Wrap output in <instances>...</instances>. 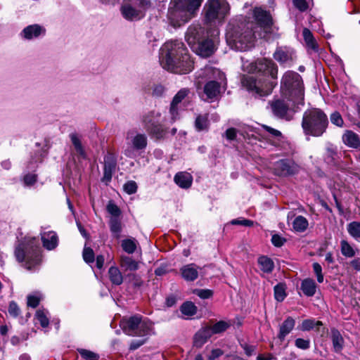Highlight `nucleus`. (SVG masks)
<instances>
[{"mask_svg":"<svg viewBox=\"0 0 360 360\" xmlns=\"http://www.w3.org/2000/svg\"><path fill=\"white\" fill-rule=\"evenodd\" d=\"M246 69L250 72L261 74L264 77L257 79L252 76H244L241 80L243 86L259 97L269 95L277 84L276 65L271 60L261 58L250 63Z\"/></svg>","mask_w":360,"mask_h":360,"instance_id":"f257e3e1","label":"nucleus"},{"mask_svg":"<svg viewBox=\"0 0 360 360\" xmlns=\"http://www.w3.org/2000/svg\"><path fill=\"white\" fill-rule=\"evenodd\" d=\"M160 63L164 69L177 74H187L193 69V61L184 43L166 42L160 49Z\"/></svg>","mask_w":360,"mask_h":360,"instance_id":"f03ea898","label":"nucleus"},{"mask_svg":"<svg viewBox=\"0 0 360 360\" xmlns=\"http://www.w3.org/2000/svg\"><path fill=\"white\" fill-rule=\"evenodd\" d=\"M254 28L252 22H242L238 26L230 24L226 34L228 44L238 51L248 50L253 46L254 39L256 37L257 31H253Z\"/></svg>","mask_w":360,"mask_h":360,"instance_id":"7ed1b4c3","label":"nucleus"},{"mask_svg":"<svg viewBox=\"0 0 360 360\" xmlns=\"http://www.w3.org/2000/svg\"><path fill=\"white\" fill-rule=\"evenodd\" d=\"M203 0H172L168 12L170 23L180 27L194 17Z\"/></svg>","mask_w":360,"mask_h":360,"instance_id":"20e7f679","label":"nucleus"},{"mask_svg":"<svg viewBox=\"0 0 360 360\" xmlns=\"http://www.w3.org/2000/svg\"><path fill=\"white\" fill-rule=\"evenodd\" d=\"M328 124V117L321 109L311 108L304 112L302 127L306 135L321 136Z\"/></svg>","mask_w":360,"mask_h":360,"instance_id":"39448f33","label":"nucleus"},{"mask_svg":"<svg viewBox=\"0 0 360 360\" xmlns=\"http://www.w3.org/2000/svg\"><path fill=\"white\" fill-rule=\"evenodd\" d=\"M282 97L293 99L297 103H304V87L302 77L295 72L287 71L281 82Z\"/></svg>","mask_w":360,"mask_h":360,"instance_id":"423d86ee","label":"nucleus"},{"mask_svg":"<svg viewBox=\"0 0 360 360\" xmlns=\"http://www.w3.org/2000/svg\"><path fill=\"white\" fill-rule=\"evenodd\" d=\"M120 327L124 333L131 336H145L152 329V323L141 316H134L129 318H123L120 321Z\"/></svg>","mask_w":360,"mask_h":360,"instance_id":"0eeeda50","label":"nucleus"},{"mask_svg":"<svg viewBox=\"0 0 360 360\" xmlns=\"http://www.w3.org/2000/svg\"><path fill=\"white\" fill-rule=\"evenodd\" d=\"M204 10L206 22L211 23L216 20L221 21L229 13V6L225 0H207Z\"/></svg>","mask_w":360,"mask_h":360,"instance_id":"6e6552de","label":"nucleus"},{"mask_svg":"<svg viewBox=\"0 0 360 360\" xmlns=\"http://www.w3.org/2000/svg\"><path fill=\"white\" fill-rule=\"evenodd\" d=\"M304 103H297L293 101V99H287L283 97L281 99H277L271 101V108L273 113L278 117L285 118L287 120L292 119V115L290 112H295L299 105H303Z\"/></svg>","mask_w":360,"mask_h":360,"instance_id":"1a4fd4ad","label":"nucleus"},{"mask_svg":"<svg viewBox=\"0 0 360 360\" xmlns=\"http://www.w3.org/2000/svg\"><path fill=\"white\" fill-rule=\"evenodd\" d=\"M144 0H124L121 8L123 17L127 20H139L143 16Z\"/></svg>","mask_w":360,"mask_h":360,"instance_id":"9d476101","label":"nucleus"},{"mask_svg":"<svg viewBox=\"0 0 360 360\" xmlns=\"http://www.w3.org/2000/svg\"><path fill=\"white\" fill-rule=\"evenodd\" d=\"M253 15L257 22V25L263 32H257L260 38L266 37V34L271 32L272 18L270 14L266 11L256 8L253 11Z\"/></svg>","mask_w":360,"mask_h":360,"instance_id":"9b49d317","label":"nucleus"},{"mask_svg":"<svg viewBox=\"0 0 360 360\" xmlns=\"http://www.w3.org/2000/svg\"><path fill=\"white\" fill-rule=\"evenodd\" d=\"M15 255L19 262L28 269L37 264L40 261L39 252L37 249H16Z\"/></svg>","mask_w":360,"mask_h":360,"instance_id":"f8f14e48","label":"nucleus"},{"mask_svg":"<svg viewBox=\"0 0 360 360\" xmlns=\"http://www.w3.org/2000/svg\"><path fill=\"white\" fill-rule=\"evenodd\" d=\"M299 166L290 160H281L275 162L274 173L279 176L293 175L299 172Z\"/></svg>","mask_w":360,"mask_h":360,"instance_id":"ddd939ff","label":"nucleus"},{"mask_svg":"<svg viewBox=\"0 0 360 360\" xmlns=\"http://www.w3.org/2000/svg\"><path fill=\"white\" fill-rule=\"evenodd\" d=\"M189 93L188 89H181L173 98L170 105L169 113L171 115V122H175L179 118L178 105L181 103L188 96Z\"/></svg>","mask_w":360,"mask_h":360,"instance_id":"4468645a","label":"nucleus"},{"mask_svg":"<svg viewBox=\"0 0 360 360\" xmlns=\"http://www.w3.org/2000/svg\"><path fill=\"white\" fill-rule=\"evenodd\" d=\"M191 49L200 56L207 58L214 53L215 44L212 39H205L198 43Z\"/></svg>","mask_w":360,"mask_h":360,"instance_id":"2eb2a0df","label":"nucleus"},{"mask_svg":"<svg viewBox=\"0 0 360 360\" xmlns=\"http://www.w3.org/2000/svg\"><path fill=\"white\" fill-rule=\"evenodd\" d=\"M199 270H201V268L194 264H189L183 266L180 269V272L184 280L186 281H193L198 278Z\"/></svg>","mask_w":360,"mask_h":360,"instance_id":"dca6fc26","label":"nucleus"},{"mask_svg":"<svg viewBox=\"0 0 360 360\" xmlns=\"http://www.w3.org/2000/svg\"><path fill=\"white\" fill-rule=\"evenodd\" d=\"M201 27L199 25H191L186 32V40L191 48L193 47L198 43H200V34Z\"/></svg>","mask_w":360,"mask_h":360,"instance_id":"f3484780","label":"nucleus"},{"mask_svg":"<svg viewBox=\"0 0 360 360\" xmlns=\"http://www.w3.org/2000/svg\"><path fill=\"white\" fill-rule=\"evenodd\" d=\"M274 57L281 63L291 62L294 59V51L288 47H281L276 51Z\"/></svg>","mask_w":360,"mask_h":360,"instance_id":"a211bd4d","label":"nucleus"},{"mask_svg":"<svg viewBox=\"0 0 360 360\" xmlns=\"http://www.w3.org/2000/svg\"><path fill=\"white\" fill-rule=\"evenodd\" d=\"M221 83L218 81L210 80L204 86V93L208 98H217L221 94Z\"/></svg>","mask_w":360,"mask_h":360,"instance_id":"6ab92c4d","label":"nucleus"},{"mask_svg":"<svg viewBox=\"0 0 360 360\" xmlns=\"http://www.w3.org/2000/svg\"><path fill=\"white\" fill-rule=\"evenodd\" d=\"M127 255H121L120 264L127 270L135 271L139 268V263L137 261L132 259L129 255L134 253L135 249H124Z\"/></svg>","mask_w":360,"mask_h":360,"instance_id":"aec40b11","label":"nucleus"},{"mask_svg":"<svg viewBox=\"0 0 360 360\" xmlns=\"http://www.w3.org/2000/svg\"><path fill=\"white\" fill-rule=\"evenodd\" d=\"M41 238L44 248H56L58 245L59 238L55 231H49L41 233Z\"/></svg>","mask_w":360,"mask_h":360,"instance_id":"412c9836","label":"nucleus"},{"mask_svg":"<svg viewBox=\"0 0 360 360\" xmlns=\"http://www.w3.org/2000/svg\"><path fill=\"white\" fill-rule=\"evenodd\" d=\"M130 132L127 134V139H131V143L135 150H143L146 148L148 139L146 134L137 133L134 136H130Z\"/></svg>","mask_w":360,"mask_h":360,"instance_id":"4be33fe9","label":"nucleus"},{"mask_svg":"<svg viewBox=\"0 0 360 360\" xmlns=\"http://www.w3.org/2000/svg\"><path fill=\"white\" fill-rule=\"evenodd\" d=\"M212 335L209 327H205L199 330L193 338V344L196 347H201Z\"/></svg>","mask_w":360,"mask_h":360,"instance_id":"5701e85b","label":"nucleus"},{"mask_svg":"<svg viewBox=\"0 0 360 360\" xmlns=\"http://www.w3.org/2000/svg\"><path fill=\"white\" fill-rule=\"evenodd\" d=\"M295 325V319L288 316L281 325L279 327V333L278 334V338L281 341L284 340L285 338L287 335H288L294 328Z\"/></svg>","mask_w":360,"mask_h":360,"instance_id":"b1692460","label":"nucleus"},{"mask_svg":"<svg viewBox=\"0 0 360 360\" xmlns=\"http://www.w3.org/2000/svg\"><path fill=\"white\" fill-rule=\"evenodd\" d=\"M174 180L179 187L183 188H188L191 186L193 182V176L188 172H181L176 174Z\"/></svg>","mask_w":360,"mask_h":360,"instance_id":"393cba45","label":"nucleus"},{"mask_svg":"<svg viewBox=\"0 0 360 360\" xmlns=\"http://www.w3.org/2000/svg\"><path fill=\"white\" fill-rule=\"evenodd\" d=\"M342 141L348 147L357 148L360 146L359 136L352 131L347 130L342 135Z\"/></svg>","mask_w":360,"mask_h":360,"instance_id":"a878e982","label":"nucleus"},{"mask_svg":"<svg viewBox=\"0 0 360 360\" xmlns=\"http://www.w3.org/2000/svg\"><path fill=\"white\" fill-rule=\"evenodd\" d=\"M198 77L210 79H221L223 74L217 68L211 66H205L204 69L200 70V72L198 74Z\"/></svg>","mask_w":360,"mask_h":360,"instance_id":"bb28decb","label":"nucleus"},{"mask_svg":"<svg viewBox=\"0 0 360 360\" xmlns=\"http://www.w3.org/2000/svg\"><path fill=\"white\" fill-rule=\"evenodd\" d=\"M160 112L151 111L143 116V124L146 130L160 123Z\"/></svg>","mask_w":360,"mask_h":360,"instance_id":"cd10ccee","label":"nucleus"},{"mask_svg":"<svg viewBox=\"0 0 360 360\" xmlns=\"http://www.w3.org/2000/svg\"><path fill=\"white\" fill-rule=\"evenodd\" d=\"M70 139L75 148L77 156L84 159L86 158V154L84 148L82 144L80 137L78 136V134L76 133H72L70 134Z\"/></svg>","mask_w":360,"mask_h":360,"instance_id":"c85d7f7f","label":"nucleus"},{"mask_svg":"<svg viewBox=\"0 0 360 360\" xmlns=\"http://www.w3.org/2000/svg\"><path fill=\"white\" fill-rule=\"evenodd\" d=\"M22 33L24 34L25 38L27 39H31L33 37H37L41 34H44L45 30L39 25H32L25 27L23 30Z\"/></svg>","mask_w":360,"mask_h":360,"instance_id":"c756f323","label":"nucleus"},{"mask_svg":"<svg viewBox=\"0 0 360 360\" xmlns=\"http://www.w3.org/2000/svg\"><path fill=\"white\" fill-rule=\"evenodd\" d=\"M116 166L115 162L110 157L105 158L103 181H110Z\"/></svg>","mask_w":360,"mask_h":360,"instance_id":"7c9ffc66","label":"nucleus"},{"mask_svg":"<svg viewBox=\"0 0 360 360\" xmlns=\"http://www.w3.org/2000/svg\"><path fill=\"white\" fill-rule=\"evenodd\" d=\"M301 289L305 295L311 297L316 293V284L313 279L306 278L302 282Z\"/></svg>","mask_w":360,"mask_h":360,"instance_id":"2f4dec72","label":"nucleus"},{"mask_svg":"<svg viewBox=\"0 0 360 360\" xmlns=\"http://www.w3.org/2000/svg\"><path fill=\"white\" fill-rule=\"evenodd\" d=\"M257 262L261 271L264 273H271L274 269V263L273 260L266 256H260L258 258Z\"/></svg>","mask_w":360,"mask_h":360,"instance_id":"473e14b6","label":"nucleus"},{"mask_svg":"<svg viewBox=\"0 0 360 360\" xmlns=\"http://www.w3.org/2000/svg\"><path fill=\"white\" fill-rule=\"evenodd\" d=\"M331 339L335 352H340L344 345V340L340 333L337 329L331 330Z\"/></svg>","mask_w":360,"mask_h":360,"instance_id":"72a5a7b5","label":"nucleus"},{"mask_svg":"<svg viewBox=\"0 0 360 360\" xmlns=\"http://www.w3.org/2000/svg\"><path fill=\"white\" fill-rule=\"evenodd\" d=\"M292 229L296 232H304L309 226L308 220L303 216L296 217L292 222Z\"/></svg>","mask_w":360,"mask_h":360,"instance_id":"f704fd0d","label":"nucleus"},{"mask_svg":"<svg viewBox=\"0 0 360 360\" xmlns=\"http://www.w3.org/2000/svg\"><path fill=\"white\" fill-rule=\"evenodd\" d=\"M146 131L156 139H165L167 133V129L160 123L151 127Z\"/></svg>","mask_w":360,"mask_h":360,"instance_id":"c9c22d12","label":"nucleus"},{"mask_svg":"<svg viewBox=\"0 0 360 360\" xmlns=\"http://www.w3.org/2000/svg\"><path fill=\"white\" fill-rule=\"evenodd\" d=\"M110 281L112 284L120 285L123 282V276L120 269L116 266H111L108 270Z\"/></svg>","mask_w":360,"mask_h":360,"instance_id":"e433bc0d","label":"nucleus"},{"mask_svg":"<svg viewBox=\"0 0 360 360\" xmlns=\"http://www.w3.org/2000/svg\"><path fill=\"white\" fill-rule=\"evenodd\" d=\"M302 35L307 47L316 51L318 50V44L311 32L308 28H304Z\"/></svg>","mask_w":360,"mask_h":360,"instance_id":"4c0bfd02","label":"nucleus"},{"mask_svg":"<svg viewBox=\"0 0 360 360\" xmlns=\"http://www.w3.org/2000/svg\"><path fill=\"white\" fill-rule=\"evenodd\" d=\"M231 324L224 321H219L212 326H208L209 329L212 330V334L221 333L225 331L230 327Z\"/></svg>","mask_w":360,"mask_h":360,"instance_id":"58836bf2","label":"nucleus"},{"mask_svg":"<svg viewBox=\"0 0 360 360\" xmlns=\"http://www.w3.org/2000/svg\"><path fill=\"white\" fill-rule=\"evenodd\" d=\"M209 122L207 115H198L195 121V127L200 131L208 129Z\"/></svg>","mask_w":360,"mask_h":360,"instance_id":"ea45409f","label":"nucleus"},{"mask_svg":"<svg viewBox=\"0 0 360 360\" xmlns=\"http://www.w3.org/2000/svg\"><path fill=\"white\" fill-rule=\"evenodd\" d=\"M181 311L182 314L187 316H193L197 311V307L191 302H186L181 307Z\"/></svg>","mask_w":360,"mask_h":360,"instance_id":"a19ab883","label":"nucleus"},{"mask_svg":"<svg viewBox=\"0 0 360 360\" xmlns=\"http://www.w3.org/2000/svg\"><path fill=\"white\" fill-rule=\"evenodd\" d=\"M35 318L43 328H46L49 326V320L45 311L41 309L37 310L35 314Z\"/></svg>","mask_w":360,"mask_h":360,"instance_id":"79ce46f5","label":"nucleus"},{"mask_svg":"<svg viewBox=\"0 0 360 360\" xmlns=\"http://www.w3.org/2000/svg\"><path fill=\"white\" fill-rule=\"evenodd\" d=\"M322 326V322L317 321H315L313 319H306L302 321L301 325V330L303 331L309 330L316 326Z\"/></svg>","mask_w":360,"mask_h":360,"instance_id":"37998d69","label":"nucleus"},{"mask_svg":"<svg viewBox=\"0 0 360 360\" xmlns=\"http://www.w3.org/2000/svg\"><path fill=\"white\" fill-rule=\"evenodd\" d=\"M347 231L354 238H360V223L353 221L349 224Z\"/></svg>","mask_w":360,"mask_h":360,"instance_id":"c03bdc74","label":"nucleus"},{"mask_svg":"<svg viewBox=\"0 0 360 360\" xmlns=\"http://www.w3.org/2000/svg\"><path fill=\"white\" fill-rule=\"evenodd\" d=\"M77 351L81 356L86 360H98L99 356L94 352L85 349H78Z\"/></svg>","mask_w":360,"mask_h":360,"instance_id":"a18cd8bd","label":"nucleus"},{"mask_svg":"<svg viewBox=\"0 0 360 360\" xmlns=\"http://www.w3.org/2000/svg\"><path fill=\"white\" fill-rule=\"evenodd\" d=\"M8 314L13 318H17L21 314V311L18 305L14 301H11L9 303L8 308Z\"/></svg>","mask_w":360,"mask_h":360,"instance_id":"49530a36","label":"nucleus"},{"mask_svg":"<svg viewBox=\"0 0 360 360\" xmlns=\"http://www.w3.org/2000/svg\"><path fill=\"white\" fill-rule=\"evenodd\" d=\"M110 231L115 234H119L121 231V222L117 217H111L110 220Z\"/></svg>","mask_w":360,"mask_h":360,"instance_id":"de8ad7c7","label":"nucleus"},{"mask_svg":"<svg viewBox=\"0 0 360 360\" xmlns=\"http://www.w3.org/2000/svg\"><path fill=\"white\" fill-rule=\"evenodd\" d=\"M274 296L277 301L281 302L285 297V289L283 285L278 284L274 287Z\"/></svg>","mask_w":360,"mask_h":360,"instance_id":"09e8293b","label":"nucleus"},{"mask_svg":"<svg viewBox=\"0 0 360 360\" xmlns=\"http://www.w3.org/2000/svg\"><path fill=\"white\" fill-rule=\"evenodd\" d=\"M129 284L134 289L138 290L143 285V281L140 276L136 274H133L130 277Z\"/></svg>","mask_w":360,"mask_h":360,"instance_id":"8fccbe9b","label":"nucleus"},{"mask_svg":"<svg viewBox=\"0 0 360 360\" xmlns=\"http://www.w3.org/2000/svg\"><path fill=\"white\" fill-rule=\"evenodd\" d=\"M193 292L201 299H208L213 295V291L210 289H195Z\"/></svg>","mask_w":360,"mask_h":360,"instance_id":"3c124183","label":"nucleus"},{"mask_svg":"<svg viewBox=\"0 0 360 360\" xmlns=\"http://www.w3.org/2000/svg\"><path fill=\"white\" fill-rule=\"evenodd\" d=\"M107 210L112 216V217H117L121 213L120 208L112 202L108 204Z\"/></svg>","mask_w":360,"mask_h":360,"instance_id":"603ef678","label":"nucleus"},{"mask_svg":"<svg viewBox=\"0 0 360 360\" xmlns=\"http://www.w3.org/2000/svg\"><path fill=\"white\" fill-rule=\"evenodd\" d=\"M312 266H313L314 272L316 274V278H317V281L320 283H323V275L322 274L321 266L317 262H314Z\"/></svg>","mask_w":360,"mask_h":360,"instance_id":"864d4df0","label":"nucleus"},{"mask_svg":"<svg viewBox=\"0 0 360 360\" xmlns=\"http://www.w3.org/2000/svg\"><path fill=\"white\" fill-rule=\"evenodd\" d=\"M124 190L128 194L135 193L137 191V185L136 183L134 181H127L124 185Z\"/></svg>","mask_w":360,"mask_h":360,"instance_id":"5fc2aeb1","label":"nucleus"},{"mask_svg":"<svg viewBox=\"0 0 360 360\" xmlns=\"http://www.w3.org/2000/svg\"><path fill=\"white\" fill-rule=\"evenodd\" d=\"M83 258L86 263H92L95 259V255L93 249H84Z\"/></svg>","mask_w":360,"mask_h":360,"instance_id":"6e6d98bb","label":"nucleus"},{"mask_svg":"<svg viewBox=\"0 0 360 360\" xmlns=\"http://www.w3.org/2000/svg\"><path fill=\"white\" fill-rule=\"evenodd\" d=\"M231 224L233 225H240L244 226H252L254 224V221L250 219H246L243 218H238L236 219H233L231 221Z\"/></svg>","mask_w":360,"mask_h":360,"instance_id":"4d7b16f0","label":"nucleus"},{"mask_svg":"<svg viewBox=\"0 0 360 360\" xmlns=\"http://www.w3.org/2000/svg\"><path fill=\"white\" fill-rule=\"evenodd\" d=\"M295 345L299 349H307L310 347V341L308 339L297 338L295 341Z\"/></svg>","mask_w":360,"mask_h":360,"instance_id":"13d9d810","label":"nucleus"},{"mask_svg":"<svg viewBox=\"0 0 360 360\" xmlns=\"http://www.w3.org/2000/svg\"><path fill=\"white\" fill-rule=\"evenodd\" d=\"M330 121L333 124L338 127H342L344 123L340 114L338 112H335L330 115Z\"/></svg>","mask_w":360,"mask_h":360,"instance_id":"bf43d9fd","label":"nucleus"},{"mask_svg":"<svg viewBox=\"0 0 360 360\" xmlns=\"http://www.w3.org/2000/svg\"><path fill=\"white\" fill-rule=\"evenodd\" d=\"M262 127L274 137L277 138L278 141H280L283 138L280 131L266 125H263Z\"/></svg>","mask_w":360,"mask_h":360,"instance_id":"052dcab7","label":"nucleus"},{"mask_svg":"<svg viewBox=\"0 0 360 360\" xmlns=\"http://www.w3.org/2000/svg\"><path fill=\"white\" fill-rule=\"evenodd\" d=\"M294 6L301 12H304L308 8V4L306 0H293Z\"/></svg>","mask_w":360,"mask_h":360,"instance_id":"680f3d73","label":"nucleus"},{"mask_svg":"<svg viewBox=\"0 0 360 360\" xmlns=\"http://www.w3.org/2000/svg\"><path fill=\"white\" fill-rule=\"evenodd\" d=\"M40 298L36 295L27 296V305L32 308L37 307L39 304Z\"/></svg>","mask_w":360,"mask_h":360,"instance_id":"e2e57ef3","label":"nucleus"},{"mask_svg":"<svg viewBox=\"0 0 360 360\" xmlns=\"http://www.w3.org/2000/svg\"><path fill=\"white\" fill-rule=\"evenodd\" d=\"M271 242L274 245L281 247L284 245L285 239L278 234H274L271 238Z\"/></svg>","mask_w":360,"mask_h":360,"instance_id":"0e129e2a","label":"nucleus"},{"mask_svg":"<svg viewBox=\"0 0 360 360\" xmlns=\"http://www.w3.org/2000/svg\"><path fill=\"white\" fill-rule=\"evenodd\" d=\"M137 241L135 239L124 240L122 243V248H136Z\"/></svg>","mask_w":360,"mask_h":360,"instance_id":"69168bd1","label":"nucleus"},{"mask_svg":"<svg viewBox=\"0 0 360 360\" xmlns=\"http://www.w3.org/2000/svg\"><path fill=\"white\" fill-rule=\"evenodd\" d=\"M37 241V238L35 237L31 236H26L23 238V240L22 241V245H30L32 246L35 244Z\"/></svg>","mask_w":360,"mask_h":360,"instance_id":"338daca9","label":"nucleus"},{"mask_svg":"<svg viewBox=\"0 0 360 360\" xmlns=\"http://www.w3.org/2000/svg\"><path fill=\"white\" fill-rule=\"evenodd\" d=\"M237 131L235 128H229L225 132V136L228 140L233 141L236 139Z\"/></svg>","mask_w":360,"mask_h":360,"instance_id":"774afa93","label":"nucleus"}]
</instances>
